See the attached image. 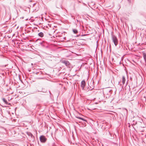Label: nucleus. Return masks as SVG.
<instances>
[{"label":"nucleus","mask_w":146,"mask_h":146,"mask_svg":"<svg viewBox=\"0 0 146 146\" xmlns=\"http://www.w3.org/2000/svg\"><path fill=\"white\" fill-rule=\"evenodd\" d=\"M113 92L112 90L110 88H108L104 89L103 90V93L104 97L108 98L111 95Z\"/></svg>","instance_id":"nucleus-1"},{"label":"nucleus","mask_w":146,"mask_h":146,"mask_svg":"<svg viewBox=\"0 0 146 146\" xmlns=\"http://www.w3.org/2000/svg\"><path fill=\"white\" fill-rule=\"evenodd\" d=\"M112 40L115 45L116 46L118 44V40L117 37L114 35H112Z\"/></svg>","instance_id":"nucleus-2"},{"label":"nucleus","mask_w":146,"mask_h":146,"mask_svg":"<svg viewBox=\"0 0 146 146\" xmlns=\"http://www.w3.org/2000/svg\"><path fill=\"white\" fill-rule=\"evenodd\" d=\"M47 139L44 136L41 135L40 137V140L42 143H44L46 141Z\"/></svg>","instance_id":"nucleus-3"},{"label":"nucleus","mask_w":146,"mask_h":146,"mask_svg":"<svg viewBox=\"0 0 146 146\" xmlns=\"http://www.w3.org/2000/svg\"><path fill=\"white\" fill-rule=\"evenodd\" d=\"M62 62L67 66H69L70 65V63L68 60H63Z\"/></svg>","instance_id":"nucleus-4"},{"label":"nucleus","mask_w":146,"mask_h":146,"mask_svg":"<svg viewBox=\"0 0 146 146\" xmlns=\"http://www.w3.org/2000/svg\"><path fill=\"white\" fill-rule=\"evenodd\" d=\"M46 43L44 41H43L42 42H40L39 43V45L40 46L43 47H44L46 46Z\"/></svg>","instance_id":"nucleus-5"},{"label":"nucleus","mask_w":146,"mask_h":146,"mask_svg":"<svg viewBox=\"0 0 146 146\" xmlns=\"http://www.w3.org/2000/svg\"><path fill=\"white\" fill-rule=\"evenodd\" d=\"M85 86V82L84 80H83L82 81L81 84V86L82 87V89L83 90H84Z\"/></svg>","instance_id":"nucleus-6"},{"label":"nucleus","mask_w":146,"mask_h":146,"mask_svg":"<svg viewBox=\"0 0 146 146\" xmlns=\"http://www.w3.org/2000/svg\"><path fill=\"white\" fill-rule=\"evenodd\" d=\"M143 55L145 62L146 64V53L145 52H143Z\"/></svg>","instance_id":"nucleus-7"},{"label":"nucleus","mask_w":146,"mask_h":146,"mask_svg":"<svg viewBox=\"0 0 146 146\" xmlns=\"http://www.w3.org/2000/svg\"><path fill=\"white\" fill-rule=\"evenodd\" d=\"M125 77L124 76H122V85H123L125 83Z\"/></svg>","instance_id":"nucleus-8"},{"label":"nucleus","mask_w":146,"mask_h":146,"mask_svg":"<svg viewBox=\"0 0 146 146\" xmlns=\"http://www.w3.org/2000/svg\"><path fill=\"white\" fill-rule=\"evenodd\" d=\"M27 134L29 136H30L32 138H33V137H34L33 134L30 132H27Z\"/></svg>","instance_id":"nucleus-9"},{"label":"nucleus","mask_w":146,"mask_h":146,"mask_svg":"<svg viewBox=\"0 0 146 146\" xmlns=\"http://www.w3.org/2000/svg\"><path fill=\"white\" fill-rule=\"evenodd\" d=\"M38 35L39 36L42 37L44 36V34L43 33L41 32L38 33Z\"/></svg>","instance_id":"nucleus-10"},{"label":"nucleus","mask_w":146,"mask_h":146,"mask_svg":"<svg viewBox=\"0 0 146 146\" xmlns=\"http://www.w3.org/2000/svg\"><path fill=\"white\" fill-rule=\"evenodd\" d=\"M76 118L79 119H80L81 120H82L84 121H87L85 119H84V118H82L81 117H78V116H76Z\"/></svg>","instance_id":"nucleus-11"},{"label":"nucleus","mask_w":146,"mask_h":146,"mask_svg":"<svg viewBox=\"0 0 146 146\" xmlns=\"http://www.w3.org/2000/svg\"><path fill=\"white\" fill-rule=\"evenodd\" d=\"M72 31L74 33V34H77L78 33V31L76 29H73Z\"/></svg>","instance_id":"nucleus-12"},{"label":"nucleus","mask_w":146,"mask_h":146,"mask_svg":"<svg viewBox=\"0 0 146 146\" xmlns=\"http://www.w3.org/2000/svg\"><path fill=\"white\" fill-rule=\"evenodd\" d=\"M38 92H46V90L44 88H42V90L40 91H38Z\"/></svg>","instance_id":"nucleus-13"},{"label":"nucleus","mask_w":146,"mask_h":146,"mask_svg":"<svg viewBox=\"0 0 146 146\" xmlns=\"http://www.w3.org/2000/svg\"><path fill=\"white\" fill-rule=\"evenodd\" d=\"M2 100H3V102L7 105L8 104V102L7 101V100H5V98H2Z\"/></svg>","instance_id":"nucleus-14"},{"label":"nucleus","mask_w":146,"mask_h":146,"mask_svg":"<svg viewBox=\"0 0 146 146\" xmlns=\"http://www.w3.org/2000/svg\"><path fill=\"white\" fill-rule=\"evenodd\" d=\"M137 123V122L135 120H133L132 123L133 125H135Z\"/></svg>","instance_id":"nucleus-15"},{"label":"nucleus","mask_w":146,"mask_h":146,"mask_svg":"<svg viewBox=\"0 0 146 146\" xmlns=\"http://www.w3.org/2000/svg\"><path fill=\"white\" fill-rule=\"evenodd\" d=\"M36 4V3H34L33 4H32L31 5L33 6H34V5Z\"/></svg>","instance_id":"nucleus-16"},{"label":"nucleus","mask_w":146,"mask_h":146,"mask_svg":"<svg viewBox=\"0 0 146 146\" xmlns=\"http://www.w3.org/2000/svg\"><path fill=\"white\" fill-rule=\"evenodd\" d=\"M40 39H37L35 41L36 42H37L38 40H40Z\"/></svg>","instance_id":"nucleus-17"},{"label":"nucleus","mask_w":146,"mask_h":146,"mask_svg":"<svg viewBox=\"0 0 146 146\" xmlns=\"http://www.w3.org/2000/svg\"><path fill=\"white\" fill-rule=\"evenodd\" d=\"M86 35H81L82 36H85Z\"/></svg>","instance_id":"nucleus-18"},{"label":"nucleus","mask_w":146,"mask_h":146,"mask_svg":"<svg viewBox=\"0 0 146 146\" xmlns=\"http://www.w3.org/2000/svg\"><path fill=\"white\" fill-rule=\"evenodd\" d=\"M7 104L9 105H11V104L10 103H8V104Z\"/></svg>","instance_id":"nucleus-19"},{"label":"nucleus","mask_w":146,"mask_h":146,"mask_svg":"<svg viewBox=\"0 0 146 146\" xmlns=\"http://www.w3.org/2000/svg\"><path fill=\"white\" fill-rule=\"evenodd\" d=\"M32 0H30L29 1L30 2H32Z\"/></svg>","instance_id":"nucleus-20"},{"label":"nucleus","mask_w":146,"mask_h":146,"mask_svg":"<svg viewBox=\"0 0 146 146\" xmlns=\"http://www.w3.org/2000/svg\"><path fill=\"white\" fill-rule=\"evenodd\" d=\"M128 0V1L129 2H130V0Z\"/></svg>","instance_id":"nucleus-21"},{"label":"nucleus","mask_w":146,"mask_h":146,"mask_svg":"<svg viewBox=\"0 0 146 146\" xmlns=\"http://www.w3.org/2000/svg\"><path fill=\"white\" fill-rule=\"evenodd\" d=\"M119 84V82H118V84Z\"/></svg>","instance_id":"nucleus-22"},{"label":"nucleus","mask_w":146,"mask_h":146,"mask_svg":"<svg viewBox=\"0 0 146 146\" xmlns=\"http://www.w3.org/2000/svg\"><path fill=\"white\" fill-rule=\"evenodd\" d=\"M122 85V84H120V85Z\"/></svg>","instance_id":"nucleus-23"},{"label":"nucleus","mask_w":146,"mask_h":146,"mask_svg":"<svg viewBox=\"0 0 146 146\" xmlns=\"http://www.w3.org/2000/svg\"><path fill=\"white\" fill-rule=\"evenodd\" d=\"M5 107H8V106H5Z\"/></svg>","instance_id":"nucleus-24"}]
</instances>
